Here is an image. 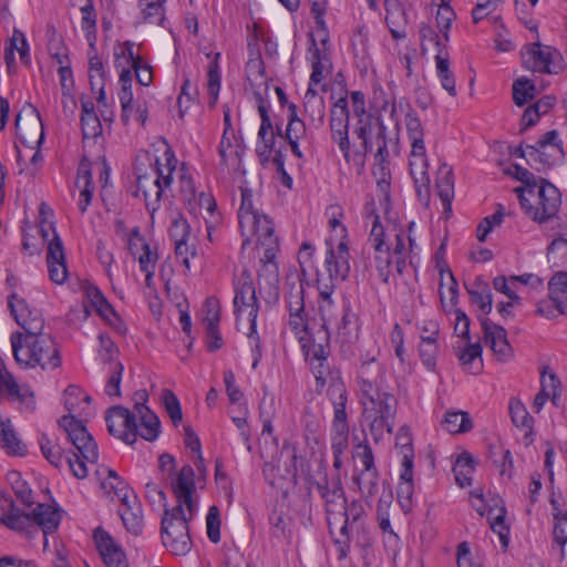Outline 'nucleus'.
I'll list each match as a JSON object with an SVG mask.
<instances>
[{
	"label": "nucleus",
	"instance_id": "40",
	"mask_svg": "<svg viewBox=\"0 0 567 567\" xmlns=\"http://www.w3.org/2000/svg\"><path fill=\"white\" fill-rule=\"evenodd\" d=\"M482 351L483 348L480 342L468 343L458 353V360L468 372L476 374L483 368Z\"/></svg>",
	"mask_w": 567,
	"mask_h": 567
},
{
	"label": "nucleus",
	"instance_id": "11",
	"mask_svg": "<svg viewBox=\"0 0 567 567\" xmlns=\"http://www.w3.org/2000/svg\"><path fill=\"white\" fill-rule=\"evenodd\" d=\"M17 133L20 142L33 148L40 147L44 141L43 124L39 110L27 102L16 117Z\"/></svg>",
	"mask_w": 567,
	"mask_h": 567
},
{
	"label": "nucleus",
	"instance_id": "13",
	"mask_svg": "<svg viewBox=\"0 0 567 567\" xmlns=\"http://www.w3.org/2000/svg\"><path fill=\"white\" fill-rule=\"evenodd\" d=\"M549 300L537 303V313L548 319L567 315V270H557L548 282Z\"/></svg>",
	"mask_w": 567,
	"mask_h": 567
},
{
	"label": "nucleus",
	"instance_id": "8",
	"mask_svg": "<svg viewBox=\"0 0 567 567\" xmlns=\"http://www.w3.org/2000/svg\"><path fill=\"white\" fill-rule=\"evenodd\" d=\"M312 373L316 378L317 391L328 385L327 394L333 406L347 404L346 385L341 380L340 371L331 369L327 362L328 357L309 358Z\"/></svg>",
	"mask_w": 567,
	"mask_h": 567
},
{
	"label": "nucleus",
	"instance_id": "44",
	"mask_svg": "<svg viewBox=\"0 0 567 567\" xmlns=\"http://www.w3.org/2000/svg\"><path fill=\"white\" fill-rule=\"evenodd\" d=\"M105 471L107 473V477L101 482L102 488L107 493L113 492L121 503L130 501V488L127 483L123 481L114 470L105 468Z\"/></svg>",
	"mask_w": 567,
	"mask_h": 567
},
{
	"label": "nucleus",
	"instance_id": "64",
	"mask_svg": "<svg viewBox=\"0 0 567 567\" xmlns=\"http://www.w3.org/2000/svg\"><path fill=\"white\" fill-rule=\"evenodd\" d=\"M189 224L185 218H177L172 221L169 236L174 244L185 243L189 237Z\"/></svg>",
	"mask_w": 567,
	"mask_h": 567
},
{
	"label": "nucleus",
	"instance_id": "30",
	"mask_svg": "<svg viewBox=\"0 0 567 567\" xmlns=\"http://www.w3.org/2000/svg\"><path fill=\"white\" fill-rule=\"evenodd\" d=\"M288 111V125L285 131V140L289 143L293 155L298 158H302L303 155L299 148L298 141L306 135V125L303 121L298 117L296 104L290 103Z\"/></svg>",
	"mask_w": 567,
	"mask_h": 567
},
{
	"label": "nucleus",
	"instance_id": "45",
	"mask_svg": "<svg viewBox=\"0 0 567 567\" xmlns=\"http://www.w3.org/2000/svg\"><path fill=\"white\" fill-rule=\"evenodd\" d=\"M6 480L8 484L13 489L17 498L25 506H31L33 504L32 501V491L29 487L27 481H24L21 476V473L18 471H9L6 475Z\"/></svg>",
	"mask_w": 567,
	"mask_h": 567
},
{
	"label": "nucleus",
	"instance_id": "35",
	"mask_svg": "<svg viewBox=\"0 0 567 567\" xmlns=\"http://www.w3.org/2000/svg\"><path fill=\"white\" fill-rule=\"evenodd\" d=\"M136 414L140 419L137 435L150 442L155 441L161 432V421L158 416L151 409H144L142 413Z\"/></svg>",
	"mask_w": 567,
	"mask_h": 567
},
{
	"label": "nucleus",
	"instance_id": "16",
	"mask_svg": "<svg viewBox=\"0 0 567 567\" xmlns=\"http://www.w3.org/2000/svg\"><path fill=\"white\" fill-rule=\"evenodd\" d=\"M362 394L364 398L362 401L363 416H369V410H371V414L383 416L385 421L395 417L398 401L393 394L373 389L372 384L365 381Z\"/></svg>",
	"mask_w": 567,
	"mask_h": 567
},
{
	"label": "nucleus",
	"instance_id": "43",
	"mask_svg": "<svg viewBox=\"0 0 567 567\" xmlns=\"http://www.w3.org/2000/svg\"><path fill=\"white\" fill-rule=\"evenodd\" d=\"M305 111L310 116L311 121H317L320 125L324 122V101L319 96L317 91L311 86L308 87L305 94L303 102Z\"/></svg>",
	"mask_w": 567,
	"mask_h": 567
},
{
	"label": "nucleus",
	"instance_id": "60",
	"mask_svg": "<svg viewBox=\"0 0 567 567\" xmlns=\"http://www.w3.org/2000/svg\"><path fill=\"white\" fill-rule=\"evenodd\" d=\"M83 138H94L102 134V124L96 114L81 115Z\"/></svg>",
	"mask_w": 567,
	"mask_h": 567
},
{
	"label": "nucleus",
	"instance_id": "27",
	"mask_svg": "<svg viewBox=\"0 0 567 567\" xmlns=\"http://www.w3.org/2000/svg\"><path fill=\"white\" fill-rule=\"evenodd\" d=\"M346 405L333 406V421H332V453L342 454L348 447L349 440V423L346 411Z\"/></svg>",
	"mask_w": 567,
	"mask_h": 567
},
{
	"label": "nucleus",
	"instance_id": "14",
	"mask_svg": "<svg viewBox=\"0 0 567 567\" xmlns=\"http://www.w3.org/2000/svg\"><path fill=\"white\" fill-rule=\"evenodd\" d=\"M105 421L111 435L130 445L136 442L137 422L135 413L122 405H115L107 410Z\"/></svg>",
	"mask_w": 567,
	"mask_h": 567
},
{
	"label": "nucleus",
	"instance_id": "25",
	"mask_svg": "<svg viewBox=\"0 0 567 567\" xmlns=\"http://www.w3.org/2000/svg\"><path fill=\"white\" fill-rule=\"evenodd\" d=\"M47 264L50 279L58 285L63 284L68 278V268L63 243L56 233L48 245Z\"/></svg>",
	"mask_w": 567,
	"mask_h": 567
},
{
	"label": "nucleus",
	"instance_id": "17",
	"mask_svg": "<svg viewBox=\"0 0 567 567\" xmlns=\"http://www.w3.org/2000/svg\"><path fill=\"white\" fill-rule=\"evenodd\" d=\"M385 126L381 123L379 125V132L377 134L378 152L374 156L375 163L372 168V174L377 181V186L382 193L384 200L390 199V187H391V171L389 163V150L385 137Z\"/></svg>",
	"mask_w": 567,
	"mask_h": 567
},
{
	"label": "nucleus",
	"instance_id": "53",
	"mask_svg": "<svg viewBox=\"0 0 567 567\" xmlns=\"http://www.w3.org/2000/svg\"><path fill=\"white\" fill-rule=\"evenodd\" d=\"M162 399L167 414L169 415L173 424L177 426L183 420V412L181 403L174 392L169 389H164Z\"/></svg>",
	"mask_w": 567,
	"mask_h": 567
},
{
	"label": "nucleus",
	"instance_id": "55",
	"mask_svg": "<svg viewBox=\"0 0 567 567\" xmlns=\"http://www.w3.org/2000/svg\"><path fill=\"white\" fill-rule=\"evenodd\" d=\"M395 446L400 449V453L402 455L401 464H405L406 460L410 461V464H413L414 451L412 447V437L409 427L402 426L399 430L395 439Z\"/></svg>",
	"mask_w": 567,
	"mask_h": 567
},
{
	"label": "nucleus",
	"instance_id": "4",
	"mask_svg": "<svg viewBox=\"0 0 567 567\" xmlns=\"http://www.w3.org/2000/svg\"><path fill=\"white\" fill-rule=\"evenodd\" d=\"M147 167L143 168L142 164L138 162L135 165V173L137 179V192L143 194L145 204L147 209L155 212L158 208V203L163 194V185L168 187L172 184V174L175 169L176 158L174 152L171 148H167L164 152V157L166 159V171L167 174H164L163 169L159 167V161L157 157H151L150 154H146Z\"/></svg>",
	"mask_w": 567,
	"mask_h": 567
},
{
	"label": "nucleus",
	"instance_id": "19",
	"mask_svg": "<svg viewBox=\"0 0 567 567\" xmlns=\"http://www.w3.org/2000/svg\"><path fill=\"white\" fill-rule=\"evenodd\" d=\"M280 458H286L284 470L280 465L276 467L269 462L264 464V476L271 486L278 485V480L289 481L292 483L297 482L298 456L296 447L292 444L285 442L280 450Z\"/></svg>",
	"mask_w": 567,
	"mask_h": 567
},
{
	"label": "nucleus",
	"instance_id": "52",
	"mask_svg": "<svg viewBox=\"0 0 567 567\" xmlns=\"http://www.w3.org/2000/svg\"><path fill=\"white\" fill-rule=\"evenodd\" d=\"M0 522L3 523L8 528L17 532H24L32 526L31 514L24 513L17 508L9 513L7 516L1 517Z\"/></svg>",
	"mask_w": 567,
	"mask_h": 567
},
{
	"label": "nucleus",
	"instance_id": "7",
	"mask_svg": "<svg viewBox=\"0 0 567 567\" xmlns=\"http://www.w3.org/2000/svg\"><path fill=\"white\" fill-rule=\"evenodd\" d=\"M321 319L323 328L329 327L336 330L337 340L341 347H350L359 337L358 317L350 303L343 300L338 307L330 309L327 305L322 308Z\"/></svg>",
	"mask_w": 567,
	"mask_h": 567
},
{
	"label": "nucleus",
	"instance_id": "5",
	"mask_svg": "<svg viewBox=\"0 0 567 567\" xmlns=\"http://www.w3.org/2000/svg\"><path fill=\"white\" fill-rule=\"evenodd\" d=\"M234 308L235 313L239 315L243 311L248 312V319L250 322L249 339L255 342L254 351L256 352L252 368L257 367L260 359V341L257 334V316L259 306L256 297V289L254 285V278L248 269H243L239 276L234 278Z\"/></svg>",
	"mask_w": 567,
	"mask_h": 567
},
{
	"label": "nucleus",
	"instance_id": "57",
	"mask_svg": "<svg viewBox=\"0 0 567 567\" xmlns=\"http://www.w3.org/2000/svg\"><path fill=\"white\" fill-rule=\"evenodd\" d=\"M8 43L14 52L18 51L21 62L24 65H30V49L24 33L21 30L14 28L12 37L9 39Z\"/></svg>",
	"mask_w": 567,
	"mask_h": 567
},
{
	"label": "nucleus",
	"instance_id": "26",
	"mask_svg": "<svg viewBox=\"0 0 567 567\" xmlns=\"http://www.w3.org/2000/svg\"><path fill=\"white\" fill-rule=\"evenodd\" d=\"M172 487L177 501L185 503L190 518L195 511V503L192 497L195 489V472L190 465L186 464L182 467L175 481L172 483Z\"/></svg>",
	"mask_w": 567,
	"mask_h": 567
},
{
	"label": "nucleus",
	"instance_id": "6",
	"mask_svg": "<svg viewBox=\"0 0 567 567\" xmlns=\"http://www.w3.org/2000/svg\"><path fill=\"white\" fill-rule=\"evenodd\" d=\"M515 193H517L520 207L526 215L539 224L554 218L561 205L560 192L544 178H540V185L536 189L535 197L538 198L536 207L532 205L530 198L524 195V188L516 187Z\"/></svg>",
	"mask_w": 567,
	"mask_h": 567
},
{
	"label": "nucleus",
	"instance_id": "56",
	"mask_svg": "<svg viewBox=\"0 0 567 567\" xmlns=\"http://www.w3.org/2000/svg\"><path fill=\"white\" fill-rule=\"evenodd\" d=\"M39 443L43 456L54 467L60 468L65 461L61 447L59 445L53 444L45 435H42Z\"/></svg>",
	"mask_w": 567,
	"mask_h": 567
},
{
	"label": "nucleus",
	"instance_id": "62",
	"mask_svg": "<svg viewBox=\"0 0 567 567\" xmlns=\"http://www.w3.org/2000/svg\"><path fill=\"white\" fill-rule=\"evenodd\" d=\"M112 371H111V375L107 380V383L105 385V392L106 394L111 395V396H121V389H120V384H121V380H122V374H123V364L121 362H114L112 363V367H111Z\"/></svg>",
	"mask_w": 567,
	"mask_h": 567
},
{
	"label": "nucleus",
	"instance_id": "3",
	"mask_svg": "<svg viewBox=\"0 0 567 567\" xmlns=\"http://www.w3.org/2000/svg\"><path fill=\"white\" fill-rule=\"evenodd\" d=\"M240 190L241 203L238 209V223L244 237V245L256 237L258 244L265 247V259H275L279 249V241L275 236L274 224L267 215L261 214L255 207L251 189L241 187Z\"/></svg>",
	"mask_w": 567,
	"mask_h": 567
},
{
	"label": "nucleus",
	"instance_id": "63",
	"mask_svg": "<svg viewBox=\"0 0 567 567\" xmlns=\"http://www.w3.org/2000/svg\"><path fill=\"white\" fill-rule=\"evenodd\" d=\"M205 318L204 323L206 327L218 326L220 321V306L216 297H209L205 301Z\"/></svg>",
	"mask_w": 567,
	"mask_h": 567
},
{
	"label": "nucleus",
	"instance_id": "29",
	"mask_svg": "<svg viewBox=\"0 0 567 567\" xmlns=\"http://www.w3.org/2000/svg\"><path fill=\"white\" fill-rule=\"evenodd\" d=\"M385 21L394 40L406 37L405 27L409 22L405 8L400 0H388Z\"/></svg>",
	"mask_w": 567,
	"mask_h": 567
},
{
	"label": "nucleus",
	"instance_id": "34",
	"mask_svg": "<svg viewBox=\"0 0 567 567\" xmlns=\"http://www.w3.org/2000/svg\"><path fill=\"white\" fill-rule=\"evenodd\" d=\"M400 483L396 488L398 501L403 508L411 506L412 495L414 492L413 484V464L406 460L405 464H401Z\"/></svg>",
	"mask_w": 567,
	"mask_h": 567
},
{
	"label": "nucleus",
	"instance_id": "61",
	"mask_svg": "<svg viewBox=\"0 0 567 567\" xmlns=\"http://www.w3.org/2000/svg\"><path fill=\"white\" fill-rule=\"evenodd\" d=\"M467 291L471 297V301L473 303L478 305L480 310L484 315H488L492 311L493 299H492L491 290L488 289L487 285H484V288L482 291L471 290V289H468Z\"/></svg>",
	"mask_w": 567,
	"mask_h": 567
},
{
	"label": "nucleus",
	"instance_id": "37",
	"mask_svg": "<svg viewBox=\"0 0 567 567\" xmlns=\"http://www.w3.org/2000/svg\"><path fill=\"white\" fill-rule=\"evenodd\" d=\"M474 467L475 460L468 452H463L457 456L453 466V473L457 485L465 487L472 484Z\"/></svg>",
	"mask_w": 567,
	"mask_h": 567
},
{
	"label": "nucleus",
	"instance_id": "9",
	"mask_svg": "<svg viewBox=\"0 0 567 567\" xmlns=\"http://www.w3.org/2000/svg\"><path fill=\"white\" fill-rule=\"evenodd\" d=\"M316 487L324 501L327 522L330 534H334V524L343 522L347 498L339 477L330 482L324 477L323 482H317Z\"/></svg>",
	"mask_w": 567,
	"mask_h": 567
},
{
	"label": "nucleus",
	"instance_id": "54",
	"mask_svg": "<svg viewBox=\"0 0 567 567\" xmlns=\"http://www.w3.org/2000/svg\"><path fill=\"white\" fill-rule=\"evenodd\" d=\"M363 417L370 422V432L375 442H379L382 439L384 431L388 433L393 432L394 419H388L385 421L383 416H375V414H371V410H369V416Z\"/></svg>",
	"mask_w": 567,
	"mask_h": 567
},
{
	"label": "nucleus",
	"instance_id": "50",
	"mask_svg": "<svg viewBox=\"0 0 567 567\" xmlns=\"http://www.w3.org/2000/svg\"><path fill=\"white\" fill-rule=\"evenodd\" d=\"M509 414L512 422L517 426L525 430L533 429V417L528 413L526 406L517 399L509 401Z\"/></svg>",
	"mask_w": 567,
	"mask_h": 567
},
{
	"label": "nucleus",
	"instance_id": "1",
	"mask_svg": "<svg viewBox=\"0 0 567 567\" xmlns=\"http://www.w3.org/2000/svg\"><path fill=\"white\" fill-rule=\"evenodd\" d=\"M21 328L24 332L11 334L13 357L23 368H41L43 371L54 370L61 365L59 349L54 340L43 334V318L31 321L22 320Z\"/></svg>",
	"mask_w": 567,
	"mask_h": 567
},
{
	"label": "nucleus",
	"instance_id": "38",
	"mask_svg": "<svg viewBox=\"0 0 567 567\" xmlns=\"http://www.w3.org/2000/svg\"><path fill=\"white\" fill-rule=\"evenodd\" d=\"M8 306L16 322L21 327L22 320L31 321L37 318H42L41 312L37 309H30L27 301L18 298L16 292L8 297Z\"/></svg>",
	"mask_w": 567,
	"mask_h": 567
},
{
	"label": "nucleus",
	"instance_id": "49",
	"mask_svg": "<svg viewBox=\"0 0 567 567\" xmlns=\"http://www.w3.org/2000/svg\"><path fill=\"white\" fill-rule=\"evenodd\" d=\"M535 92V84L525 78L516 80L513 84V100L518 106H523L533 100Z\"/></svg>",
	"mask_w": 567,
	"mask_h": 567
},
{
	"label": "nucleus",
	"instance_id": "28",
	"mask_svg": "<svg viewBox=\"0 0 567 567\" xmlns=\"http://www.w3.org/2000/svg\"><path fill=\"white\" fill-rule=\"evenodd\" d=\"M254 95L257 101V109H258V113H259L260 120H261L260 127L258 131V144L257 145H260L261 148L274 150V152H275V151H277V148L275 146L276 133H275V128H274V125H272V122H271V118L269 115L268 107L266 105V102H265L261 93L255 92ZM278 151H281V150L278 148Z\"/></svg>",
	"mask_w": 567,
	"mask_h": 567
},
{
	"label": "nucleus",
	"instance_id": "23",
	"mask_svg": "<svg viewBox=\"0 0 567 567\" xmlns=\"http://www.w3.org/2000/svg\"><path fill=\"white\" fill-rule=\"evenodd\" d=\"M96 547L107 567H128L126 556L112 536L102 528L94 530Z\"/></svg>",
	"mask_w": 567,
	"mask_h": 567
},
{
	"label": "nucleus",
	"instance_id": "32",
	"mask_svg": "<svg viewBox=\"0 0 567 567\" xmlns=\"http://www.w3.org/2000/svg\"><path fill=\"white\" fill-rule=\"evenodd\" d=\"M436 192L443 203L444 210L451 212L454 197V176L452 168L446 164H443L437 171Z\"/></svg>",
	"mask_w": 567,
	"mask_h": 567
},
{
	"label": "nucleus",
	"instance_id": "22",
	"mask_svg": "<svg viewBox=\"0 0 567 567\" xmlns=\"http://www.w3.org/2000/svg\"><path fill=\"white\" fill-rule=\"evenodd\" d=\"M343 515V522L341 524H334V529H338L340 537L336 538L339 544H347L354 533L364 532V508L363 505L353 501L349 506L346 505Z\"/></svg>",
	"mask_w": 567,
	"mask_h": 567
},
{
	"label": "nucleus",
	"instance_id": "47",
	"mask_svg": "<svg viewBox=\"0 0 567 567\" xmlns=\"http://www.w3.org/2000/svg\"><path fill=\"white\" fill-rule=\"evenodd\" d=\"M218 154L220 156V165L229 167H239L240 153L234 147L231 138L227 136V130L224 131L221 141L218 146Z\"/></svg>",
	"mask_w": 567,
	"mask_h": 567
},
{
	"label": "nucleus",
	"instance_id": "41",
	"mask_svg": "<svg viewBox=\"0 0 567 567\" xmlns=\"http://www.w3.org/2000/svg\"><path fill=\"white\" fill-rule=\"evenodd\" d=\"M547 261L551 269L567 270V239L558 237L549 244Z\"/></svg>",
	"mask_w": 567,
	"mask_h": 567
},
{
	"label": "nucleus",
	"instance_id": "48",
	"mask_svg": "<svg viewBox=\"0 0 567 567\" xmlns=\"http://www.w3.org/2000/svg\"><path fill=\"white\" fill-rule=\"evenodd\" d=\"M364 214L367 218L372 219V229L370 234V243L374 247L375 251H381V248L384 246V230L383 226L380 223L379 215L375 214L374 203H368L364 206Z\"/></svg>",
	"mask_w": 567,
	"mask_h": 567
},
{
	"label": "nucleus",
	"instance_id": "10",
	"mask_svg": "<svg viewBox=\"0 0 567 567\" xmlns=\"http://www.w3.org/2000/svg\"><path fill=\"white\" fill-rule=\"evenodd\" d=\"M522 55L524 65L534 72L557 74L563 70L560 53L539 42L527 45Z\"/></svg>",
	"mask_w": 567,
	"mask_h": 567
},
{
	"label": "nucleus",
	"instance_id": "18",
	"mask_svg": "<svg viewBox=\"0 0 567 567\" xmlns=\"http://www.w3.org/2000/svg\"><path fill=\"white\" fill-rule=\"evenodd\" d=\"M349 111L347 97H340L332 106L330 114V130L332 138L338 143L344 159L350 162V142L348 136Z\"/></svg>",
	"mask_w": 567,
	"mask_h": 567
},
{
	"label": "nucleus",
	"instance_id": "59",
	"mask_svg": "<svg viewBox=\"0 0 567 567\" xmlns=\"http://www.w3.org/2000/svg\"><path fill=\"white\" fill-rule=\"evenodd\" d=\"M220 514L219 508L216 505H213L208 509V514L206 517L207 525V536L209 540L214 544H217L220 540Z\"/></svg>",
	"mask_w": 567,
	"mask_h": 567
},
{
	"label": "nucleus",
	"instance_id": "39",
	"mask_svg": "<svg viewBox=\"0 0 567 567\" xmlns=\"http://www.w3.org/2000/svg\"><path fill=\"white\" fill-rule=\"evenodd\" d=\"M326 266L331 280H346L349 276V256L336 255L331 248L327 251Z\"/></svg>",
	"mask_w": 567,
	"mask_h": 567
},
{
	"label": "nucleus",
	"instance_id": "12",
	"mask_svg": "<svg viewBox=\"0 0 567 567\" xmlns=\"http://www.w3.org/2000/svg\"><path fill=\"white\" fill-rule=\"evenodd\" d=\"M59 425L66 432L69 441L79 451L81 456L90 463H95L99 458L97 444L93 436L87 432L82 421L73 415H63L59 420Z\"/></svg>",
	"mask_w": 567,
	"mask_h": 567
},
{
	"label": "nucleus",
	"instance_id": "51",
	"mask_svg": "<svg viewBox=\"0 0 567 567\" xmlns=\"http://www.w3.org/2000/svg\"><path fill=\"white\" fill-rule=\"evenodd\" d=\"M357 451L358 457L363 465V471L358 476V481L361 482V480L367 475L375 478L378 474L374 467V457L370 445L367 442L359 443L357 445Z\"/></svg>",
	"mask_w": 567,
	"mask_h": 567
},
{
	"label": "nucleus",
	"instance_id": "20",
	"mask_svg": "<svg viewBox=\"0 0 567 567\" xmlns=\"http://www.w3.org/2000/svg\"><path fill=\"white\" fill-rule=\"evenodd\" d=\"M83 308L86 317L90 315L89 307H92L110 326L116 328L117 323H121L120 317L114 308L96 286L86 282L83 285Z\"/></svg>",
	"mask_w": 567,
	"mask_h": 567
},
{
	"label": "nucleus",
	"instance_id": "21",
	"mask_svg": "<svg viewBox=\"0 0 567 567\" xmlns=\"http://www.w3.org/2000/svg\"><path fill=\"white\" fill-rule=\"evenodd\" d=\"M485 341L499 361H508L513 358L514 350L507 340L506 330L493 323L488 318L480 317Z\"/></svg>",
	"mask_w": 567,
	"mask_h": 567
},
{
	"label": "nucleus",
	"instance_id": "24",
	"mask_svg": "<svg viewBox=\"0 0 567 567\" xmlns=\"http://www.w3.org/2000/svg\"><path fill=\"white\" fill-rule=\"evenodd\" d=\"M262 266L259 269V290L267 303L274 305L279 300V269L275 259H261Z\"/></svg>",
	"mask_w": 567,
	"mask_h": 567
},
{
	"label": "nucleus",
	"instance_id": "36",
	"mask_svg": "<svg viewBox=\"0 0 567 567\" xmlns=\"http://www.w3.org/2000/svg\"><path fill=\"white\" fill-rule=\"evenodd\" d=\"M122 522L127 532L140 535L143 529V515L141 506L134 501V505L130 504V501L122 503L118 511Z\"/></svg>",
	"mask_w": 567,
	"mask_h": 567
},
{
	"label": "nucleus",
	"instance_id": "31",
	"mask_svg": "<svg viewBox=\"0 0 567 567\" xmlns=\"http://www.w3.org/2000/svg\"><path fill=\"white\" fill-rule=\"evenodd\" d=\"M32 524L41 527L45 535L53 533L59 527L61 516L56 508L48 504H38L31 513Z\"/></svg>",
	"mask_w": 567,
	"mask_h": 567
},
{
	"label": "nucleus",
	"instance_id": "58",
	"mask_svg": "<svg viewBox=\"0 0 567 567\" xmlns=\"http://www.w3.org/2000/svg\"><path fill=\"white\" fill-rule=\"evenodd\" d=\"M513 168L515 177L525 185V187H523L524 192L526 190L528 196L535 198L536 189L540 185V178L536 177L527 168H524L517 164H515Z\"/></svg>",
	"mask_w": 567,
	"mask_h": 567
},
{
	"label": "nucleus",
	"instance_id": "15",
	"mask_svg": "<svg viewBox=\"0 0 567 567\" xmlns=\"http://www.w3.org/2000/svg\"><path fill=\"white\" fill-rule=\"evenodd\" d=\"M161 534L164 546L174 555L184 556L192 548L188 529V519L171 522L168 517L162 518Z\"/></svg>",
	"mask_w": 567,
	"mask_h": 567
},
{
	"label": "nucleus",
	"instance_id": "33",
	"mask_svg": "<svg viewBox=\"0 0 567 567\" xmlns=\"http://www.w3.org/2000/svg\"><path fill=\"white\" fill-rule=\"evenodd\" d=\"M424 330L431 331V336H421V344L419 351L423 363L429 369H431L435 365V360L439 350L436 343V337L439 334V324L435 321H429V327H425Z\"/></svg>",
	"mask_w": 567,
	"mask_h": 567
},
{
	"label": "nucleus",
	"instance_id": "46",
	"mask_svg": "<svg viewBox=\"0 0 567 567\" xmlns=\"http://www.w3.org/2000/svg\"><path fill=\"white\" fill-rule=\"evenodd\" d=\"M408 135L412 146L411 156L414 158L410 162V169L411 174H414V167L417 165V161L420 168H424L426 166L424 133L423 130H417L408 133Z\"/></svg>",
	"mask_w": 567,
	"mask_h": 567
},
{
	"label": "nucleus",
	"instance_id": "2",
	"mask_svg": "<svg viewBox=\"0 0 567 567\" xmlns=\"http://www.w3.org/2000/svg\"><path fill=\"white\" fill-rule=\"evenodd\" d=\"M288 292L286 293V302L289 311V327L299 338L307 358H323L330 354V329L321 328L316 332H311L307 313L305 311V287L298 275H289L286 278Z\"/></svg>",
	"mask_w": 567,
	"mask_h": 567
},
{
	"label": "nucleus",
	"instance_id": "42",
	"mask_svg": "<svg viewBox=\"0 0 567 567\" xmlns=\"http://www.w3.org/2000/svg\"><path fill=\"white\" fill-rule=\"evenodd\" d=\"M442 425L449 433L452 434L465 433L473 427L470 414L464 411L446 412Z\"/></svg>",
	"mask_w": 567,
	"mask_h": 567
}]
</instances>
